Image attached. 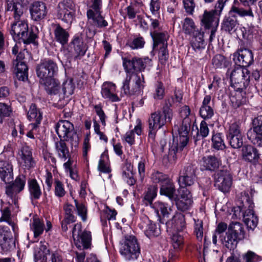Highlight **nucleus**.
Segmentation results:
<instances>
[{"instance_id":"f257e3e1","label":"nucleus","mask_w":262,"mask_h":262,"mask_svg":"<svg viewBox=\"0 0 262 262\" xmlns=\"http://www.w3.org/2000/svg\"><path fill=\"white\" fill-rule=\"evenodd\" d=\"M171 101L169 98L166 99L161 111H157L151 113L148 119V141L154 146L157 144L155 138L158 130L164 125L171 123L173 118V111L171 108Z\"/></svg>"},{"instance_id":"f03ea898","label":"nucleus","mask_w":262,"mask_h":262,"mask_svg":"<svg viewBox=\"0 0 262 262\" xmlns=\"http://www.w3.org/2000/svg\"><path fill=\"white\" fill-rule=\"evenodd\" d=\"M191 123L190 118H183L182 125L178 130L179 136L177 137L176 142L173 140L169 149L168 160L170 163H174L179 158L186 155Z\"/></svg>"},{"instance_id":"7ed1b4c3","label":"nucleus","mask_w":262,"mask_h":262,"mask_svg":"<svg viewBox=\"0 0 262 262\" xmlns=\"http://www.w3.org/2000/svg\"><path fill=\"white\" fill-rule=\"evenodd\" d=\"M182 31L186 36L189 37L191 46L194 51H200L204 48V33L196 26L194 20L186 17L181 22Z\"/></svg>"},{"instance_id":"20e7f679","label":"nucleus","mask_w":262,"mask_h":262,"mask_svg":"<svg viewBox=\"0 0 262 262\" xmlns=\"http://www.w3.org/2000/svg\"><path fill=\"white\" fill-rule=\"evenodd\" d=\"M235 14H237L241 17H254V14L251 8L245 10L235 4L232 6L228 16L224 18L222 23V30L223 31L230 34H232L235 32L239 25Z\"/></svg>"},{"instance_id":"39448f33","label":"nucleus","mask_w":262,"mask_h":262,"mask_svg":"<svg viewBox=\"0 0 262 262\" xmlns=\"http://www.w3.org/2000/svg\"><path fill=\"white\" fill-rule=\"evenodd\" d=\"M245 232L242 224L238 222L231 223L226 235H220L219 238L223 246L230 250H234L239 241L244 238Z\"/></svg>"},{"instance_id":"423d86ee","label":"nucleus","mask_w":262,"mask_h":262,"mask_svg":"<svg viewBox=\"0 0 262 262\" xmlns=\"http://www.w3.org/2000/svg\"><path fill=\"white\" fill-rule=\"evenodd\" d=\"M144 78L142 74L138 73L126 74L123 82L121 90L127 96L139 95L144 89Z\"/></svg>"},{"instance_id":"0eeeda50","label":"nucleus","mask_w":262,"mask_h":262,"mask_svg":"<svg viewBox=\"0 0 262 262\" xmlns=\"http://www.w3.org/2000/svg\"><path fill=\"white\" fill-rule=\"evenodd\" d=\"M119 252L126 260L137 259L140 254V247L136 237L132 235L124 236Z\"/></svg>"},{"instance_id":"6e6552de","label":"nucleus","mask_w":262,"mask_h":262,"mask_svg":"<svg viewBox=\"0 0 262 262\" xmlns=\"http://www.w3.org/2000/svg\"><path fill=\"white\" fill-rule=\"evenodd\" d=\"M226 76L230 77L231 86L240 90L246 89L250 79V71L239 66L235 67L233 70L228 68Z\"/></svg>"},{"instance_id":"1a4fd4ad","label":"nucleus","mask_w":262,"mask_h":262,"mask_svg":"<svg viewBox=\"0 0 262 262\" xmlns=\"http://www.w3.org/2000/svg\"><path fill=\"white\" fill-rule=\"evenodd\" d=\"M55 130L60 139L66 140L70 143L72 148L78 146V136L74 130V125L70 121H59L56 125Z\"/></svg>"},{"instance_id":"9d476101","label":"nucleus","mask_w":262,"mask_h":262,"mask_svg":"<svg viewBox=\"0 0 262 262\" xmlns=\"http://www.w3.org/2000/svg\"><path fill=\"white\" fill-rule=\"evenodd\" d=\"M27 58H30V54L24 50L19 52L16 59L12 62L11 71L19 81H26L28 79V68L25 60Z\"/></svg>"},{"instance_id":"9b49d317","label":"nucleus","mask_w":262,"mask_h":262,"mask_svg":"<svg viewBox=\"0 0 262 262\" xmlns=\"http://www.w3.org/2000/svg\"><path fill=\"white\" fill-rule=\"evenodd\" d=\"M10 33L13 37L16 35L21 39L25 44L36 43V34L32 31L29 32L28 24L24 20H15V22L12 25Z\"/></svg>"},{"instance_id":"f8f14e48","label":"nucleus","mask_w":262,"mask_h":262,"mask_svg":"<svg viewBox=\"0 0 262 262\" xmlns=\"http://www.w3.org/2000/svg\"><path fill=\"white\" fill-rule=\"evenodd\" d=\"M123 66L126 74L137 73L144 71L147 64L151 62L148 57H122Z\"/></svg>"},{"instance_id":"ddd939ff","label":"nucleus","mask_w":262,"mask_h":262,"mask_svg":"<svg viewBox=\"0 0 262 262\" xmlns=\"http://www.w3.org/2000/svg\"><path fill=\"white\" fill-rule=\"evenodd\" d=\"M228 0H219L215 6L214 11H205L201 19V24L205 29H209L212 27H217L219 19L214 16V13L220 14L226 2Z\"/></svg>"},{"instance_id":"4468645a","label":"nucleus","mask_w":262,"mask_h":262,"mask_svg":"<svg viewBox=\"0 0 262 262\" xmlns=\"http://www.w3.org/2000/svg\"><path fill=\"white\" fill-rule=\"evenodd\" d=\"M214 186L221 191H229L232 184V176L230 171L225 167L217 171L214 174Z\"/></svg>"},{"instance_id":"2eb2a0df","label":"nucleus","mask_w":262,"mask_h":262,"mask_svg":"<svg viewBox=\"0 0 262 262\" xmlns=\"http://www.w3.org/2000/svg\"><path fill=\"white\" fill-rule=\"evenodd\" d=\"M254 203L250 200L249 196L246 199V202L243 206H239L240 212H242L243 221L248 228L253 229L258 224L257 216L254 214L253 208Z\"/></svg>"},{"instance_id":"dca6fc26","label":"nucleus","mask_w":262,"mask_h":262,"mask_svg":"<svg viewBox=\"0 0 262 262\" xmlns=\"http://www.w3.org/2000/svg\"><path fill=\"white\" fill-rule=\"evenodd\" d=\"M36 72L39 79L54 77L58 72V66L50 59L41 60L36 68Z\"/></svg>"},{"instance_id":"f3484780","label":"nucleus","mask_w":262,"mask_h":262,"mask_svg":"<svg viewBox=\"0 0 262 262\" xmlns=\"http://www.w3.org/2000/svg\"><path fill=\"white\" fill-rule=\"evenodd\" d=\"M88 19L87 37L92 38L97 33L98 27V0H94L86 12Z\"/></svg>"},{"instance_id":"a211bd4d","label":"nucleus","mask_w":262,"mask_h":262,"mask_svg":"<svg viewBox=\"0 0 262 262\" xmlns=\"http://www.w3.org/2000/svg\"><path fill=\"white\" fill-rule=\"evenodd\" d=\"M247 138L255 146L262 147V115L252 120V128L247 133Z\"/></svg>"},{"instance_id":"6ab92c4d","label":"nucleus","mask_w":262,"mask_h":262,"mask_svg":"<svg viewBox=\"0 0 262 262\" xmlns=\"http://www.w3.org/2000/svg\"><path fill=\"white\" fill-rule=\"evenodd\" d=\"M197 166L195 164L187 163L180 171L178 179L179 184L191 187L196 180Z\"/></svg>"},{"instance_id":"aec40b11","label":"nucleus","mask_w":262,"mask_h":262,"mask_svg":"<svg viewBox=\"0 0 262 262\" xmlns=\"http://www.w3.org/2000/svg\"><path fill=\"white\" fill-rule=\"evenodd\" d=\"M80 223L74 225L72 229V234L76 246L79 249H88L90 247L91 241V232L84 231L82 232Z\"/></svg>"},{"instance_id":"412c9836","label":"nucleus","mask_w":262,"mask_h":262,"mask_svg":"<svg viewBox=\"0 0 262 262\" xmlns=\"http://www.w3.org/2000/svg\"><path fill=\"white\" fill-rule=\"evenodd\" d=\"M69 49L71 56L75 60L80 59L85 55L88 48L81 34H76L74 36L70 43Z\"/></svg>"},{"instance_id":"4be33fe9","label":"nucleus","mask_w":262,"mask_h":262,"mask_svg":"<svg viewBox=\"0 0 262 262\" xmlns=\"http://www.w3.org/2000/svg\"><path fill=\"white\" fill-rule=\"evenodd\" d=\"M139 227L149 238L157 237L161 234L160 225L149 220L146 216L141 218Z\"/></svg>"},{"instance_id":"5701e85b","label":"nucleus","mask_w":262,"mask_h":262,"mask_svg":"<svg viewBox=\"0 0 262 262\" xmlns=\"http://www.w3.org/2000/svg\"><path fill=\"white\" fill-rule=\"evenodd\" d=\"M233 60L236 66L247 67L253 62V54L251 50L244 48L238 49L233 54Z\"/></svg>"},{"instance_id":"b1692460","label":"nucleus","mask_w":262,"mask_h":262,"mask_svg":"<svg viewBox=\"0 0 262 262\" xmlns=\"http://www.w3.org/2000/svg\"><path fill=\"white\" fill-rule=\"evenodd\" d=\"M30 13L32 19L36 21L45 18L48 14L46 4L41 1H34L30 6Z\"/></svg>"},{"instance_id":"393cba45","label":"nucleus","mask_w":262,"mask_h":262,"mask_svg":"<svg viewBox=\"0 0 262 262\" xmlns=\"http://www.w3.org/2000/svg\"><path fill=\"white\" fill-rule=\"evenodd\" d=\"M0 247L4 252L10 251L15 248V240L12 233L4 227H0Z\"/></svg>"},{"instance_id":"a878e982","label":"nucleus","mask_w":262,"mask_h":262,"mask_svg":"<svg viewBox=\"0 0 262 262\" xmlns=\"http://www.w3.org/2000/svg\"><path fill=\"white\" fill-rule=\"evenodd\" d=\"M19 162L25 169H30L35 165V161L32 157V150L29 146L24 145L19 154Z\"/></svg>"},{"instance_id":"bb28decb","label":"nucleus","mask_w":262,"mask_h":262,"mask_svg":"<svg viewBox=\"0 0 262 262\" xmlns=\"http://www.w3.org/2000/svg\"><path fill=\"white\" fill-rule=\"evenodd\" d=\"M211 97L210 95H206L200 107L199 113L204 119H211L214 115L213 104L211 102Z\"/></svg>"},{"instance_id":"cd10ccee","label":"nucleus","mask_w":262,"mask_h":262,"mask_svg":"<svg viewBox=\"0 0 262 262\" xmlns=\"http://www.w3.org/2000/svg\"><path fill=\"white\" fill-rule=\"evenodd\" d=\"M159 193L160 195L167 196L171 201L178 199L176 186L171 178L160 186Z\"/></svg>"},{"instance_id":"c85d7f7f","label":"nucleus","mask_w":262,"mask_h":262,"mask_svg":"<svg viewBox=\"0 0 262 262\" xmlns=\"http://www.w3.org/2000/svg\"><path fill=\"white\" fill-rule=\"evenodd\" d=\"M166 224L174 231L182 232L186 228L185 216L182 213H176Z\"/></svg>"},{"instance_id":"c756f323","label":"nucleus","mask_w":262,"mask_h":262,"mask_svg":"<svg viewBox=\"0 0 262 262\" xmlns=\"http://www.w3.org/2000/svg\"><path fill=\"white\" fill-rule=\"evenodd\" d=\"M116 85L111 82H105L101 87V95L112 102H118L120 100L117 95L115 93Z\"/></svg>"},{"instance_id":"7c9ffc66","label":"nucleus","mask_w":262,"mask_h":262,"mask_svg":"<svg viewBox=\"0 0 262 262\" xmlns=\"http://www.w3.org/2000/svg\"><path fill=\"white\" fill-rule=\"evenodd\" d=\"M39 83L49 95H55L59 92L60 82L54 77L39 79Z\"/></svg>"},{"instance_id":"2f4dec72","label":"nucleus","mask_w":262,"mask_h":262,"mask_svg":"<svg viewBox=\"0 0 262 262\" xmlns=\"http://www.w3.org/2000/svg\"><path fill=\"white\" fill-rule=\"evenodd\" d=\"M150 34L153 40V48L168 46L167 41L169 35L166 31H158L155 30L150 31Z\"/></svg>"},{"instance_id":"473e14b6","label":"nucleus","mask_w":262,"mask_h":262,"mask_svg":"<svg viewBox=\"0 0 262 262\" xmlns=\"http://www.w3.org/2000/svg\"><path fill=\"white\" fill-rule=\"evenodd\" d=\"M202 166L204 169L209 171H215L222 165V160L220 157L214 155L204 157L202 160Z\"/></svg>"},{"instance_id":"72a5a7b5","label":"nucleus","mask_w":262,"mask_h":262,"mask_svg":"<svg viewBox=\"0 0 262 262\" xmlns=\"http://www.w3.org/2000/svg\"><path fill=\"white\" fill-rule=\"evenodd\" d=\"M242 156L244 160L251 163L257 162L259 158L258 150L250 145L243 146Z\"/></svg>"},{"instance_id":"f704fd0d","label":"nucleus","mask_w":262,"mask_h":262,"mask_svg":"<svg viewBox=\"0 0 262 262\" xmlns=\"http://www.w3.org/2000/svg\"><path fill=\"white\" fill-rule=\"evenodd\" d=\"M52 26L54 29L55 40L62 46L66 45L69 40V32L59 24H53Z\"/></svg>"},{"instance_id":"c9c22d12","label":"nucleus","mask_w":262,"mask_h":262,"mask_svg":"<svg viewBox=\"0 0 262 262\" xmlns=\"http://www.w3.org/2000/svg\"><path fill=\"white\" fill-rule=\"evenodd\" d=\"M234 89V93L230 97V101L232 106L234 108H237L247 102V99L246 96V89Z\"/></svg>"},{"instance_id":"e433bc0d","label":"nucleus","mask_w":262,"mask_h":262,"mask_svg":"<svg viewBox=\"0 0 262 262\" xmlns=\"http://www.w3.org/2000/svg\"><path fill=\"white\" fill-rule=\"evenodd\" d=\"M12 166L7 161H0V178L5 183H9L13 179Z\"/></svg>"},{"instance_id":"4c0bfd02","label":"nucleus","mask_w":262,"mask_h":262,"mask_svg":"<svg viewBox=\"0 0 262 262\" xmlns=\"http://www.w3.org/2000/svg\"><path fill=\"white\" fill-rule=\"evenodd\" d=\"M27 116L29 120L32 122L30 124L34 125V128L38 126L42 118V114L37 108L35 104H31L30 105Z\"/></svg>"},{"instance_id":"58836bf2","label":"nucleus","mask_w":262,"mask_h":262,"mask_svg":"<svg viewBox=\"0 0 262 262\" xmlns=\"http://www.w3.org/2000/svg\"><path fill=\"white\" fill-rule=\"evenodd\" d=\"M66 140L60 139L59 141L55 143V148L58 157L66 161L71 157L69 148L66 142Z\"/></svg>"},{"instance_id":"ea45409f","label":"nucleus","mask_w":262,"mask_h":262,"mask_svg":"<svg viewBox=\"0 0 262 262\" xmlns=\"http://www.w3.org/2000/svg\"><path fill=\"white\" fill-rule=\"evenodd\" d=\"M242 134H243V129L241 123L239 121H234L230 122L227 124L225 128L226 137Z\"/></svg>"},{"instance_id":"a19ab883","label":"nucleus","mask_w":262,"mask_h":262,"mask_svg":"<svg viewBox=\"0 0 262 262\" xmlns=\"http://www.w3.org/2000/svg\"><path fill=\"white\" fill-rule=\"evenodd\" d=\"M29 191L32 200H38L40 198L42 192L39 185L35 179L28 180Z\"/></svg>"},{"instance_id":"79ce46f5","label":"nucleus","mask_w":262,"mask_h":262,"mask_svg":"<svg viewBox=\"0 0 262 262\" xmlns=\"http://www.w3.org/2000/svg\"><path fill=\"white\" fill-rule=\"evenodd\" d=\"M170 179L168 174L156 170H154L150 176L151 182L156 185L159 184L160 186L166 183Z\"/></svg>"},{"instance_id":"37998d69","label":"nucleus","mask_w":262,"mask_h":262,"mask_svg":"<svg viewBox=\"0 0 262 262\" xmlns=\"http://www.w3.org/2000/svg\"><path fill=\"white\" fill-rule=\"evenodd\" d=\"M7 11L13 12V17L15 20H19L20 19L21 16L23 14V7L19 3H11L7 4L6 8Z\"/></svg>"},{"instance_id":"c03bdc74","label":"nucleus","mask_w":262,"mask_h":262,"mask_svg":"<svg viewBox=\"0 0 262 262\" xmlns=\"http://www.w3.org/2000/svg\"><path fill=\"white\" fill-rule=\"evenodd\" d=\"M158 186L157 185H150L147 191L144 193L143 199L144 203L146 205L151 206L153 200L156 198L157 195Z\"/></svg>"},{"instance_id":"a18cd8bd","label":"nucleus","mask_w":262,"mask_h":262,"mask_svg":"<svg viewBox=\"0 0 262 262\" xmlns=\"http://www.w3.org/2000/svg\"><path fill=\"white\" fill-rule=\"evenodd\" d=\"M182 232L174 231L171 236V243L173 248L177 251L181 249L184 246V240Z\"/></svg>"},{"instance_id":"49530a36","label":"nucleus","mask_w":262,"mask_h":262,"mask_svg":"<svg viewBox=\"0 0 262 262\" xmlns=\"http://www.w3.org/2000/svg\"><path fill=\"white\" fill-rule=\"evenodd\" d=\"M212 64L216 69H228L231 66V62L223 55L217 54L212 59Z\"/></svg>"},{"instance_id":"de8ad7c7","label":"nucleus","mask_w":262,"mask_h":262,"mask_svg":"<svg viewBox=\"0 0 262 262\" xmlns=\"http://www.w3.org/2000/svg\"><path fill=\"white\" fill-rule=\"evenodd\" d=\"M99 171L106 173H109L111 171L107 151H105L101 155L99 160Z\"/></svg>"},{"instance_id":"09e8293b","label":"nucleus","mask_w":262,"mask_h":262,"mask_svg":"<svg viewBox=\"0 0 262 262\" xmlns=\"http://www.w3.org/2000/svg\"><path fill=\"white\" fill-rule=\"evenodd\" d=\"M223 136L221 133H213L212 136V146L217 150H223L226 147V145L223 139Z\"/></svg>"},{"instance_id":"8fccbe9b","label":"nucleus","mask_w":262,"mask_h":262,"mask_svg":"<svg viewBox=\"0 0 262 262\" xmlns=\"http://www.w3.org/2000/svg\"><path fill=\"white\" fill-rule=\"evenodd\" d=\"M49 253L50 250L47 248V246L41 242L40 243L39 246L38 247H36L35 249L34 253L35 262H37L42 258H43V259L46 258V255L49 254Z\"/></svg>"},{"instance_id":"3c124183","label":"nucleus","mask_w":262,"mask_h":262,"mask_svg":"<svg viewBox=\"0 0 262 262\" xmlns=\"http://www.w3.org/2000/svg\"><path fill=\"white\" fill-rule=\"evenodd\" d=\"M75 12L69 11V10L58 9L57 17L64 22L71 24L74 19Z\"/></svg>"},{"instance_id":"603ef678","label":"nucleus","mask_w":262,"mask_h":262,"mask_svg":"<svg viewBox=\"0 0 262 262\" xmlns=\"http://www.w3.org/2000/svg\"><path fill=\"white\" fill-rule=\"evenodd\" d=\"M31 229L33 231L34 237H37L42 233L45 229L43 222L38 218L34 219Z\"/></svg>"},{"instance_id":"864d4df0","label":"nucleus","mask_w":262,"mask_h":262,"mask_svg":"<svg viewBox=\"0 0 262 262\" xmlns=\"http://www.w3.org/2000/svg\"><path fill=\"white\" fill-rule=\"evenodd\" d=\"M243 134L226 137L230 145L234 149H238L243 145Z\"/></svg>"},{"instance_id":"5fc2aeb1","label":"nucleus","mask_w":262,"mask_h":262,"mask_svg":"<svg viewBox=\"0 0 262 262\" xmlns=\"http://www.w3.org/2000/svg\"><path fill=\"white\" fill-rule=\"evenodd\" d=\"M105 209L102 211L101 216V221L103 225L106 224V220H115L117 212L115 210H112L108 206L104 205Z\"/></svg>"},{"instance_id":"6e6d98bb","label":"nucleus","mask_w":262,"mask_h":262,"mask_svg":"<svg viewBox=\"0 0 262 262\" xmlns=\"http://www.w3.org/2000/svg\"><path fill=\"white\" fill-rule=\"evenodd\" d=\"M167 47L168 46L153 48L154 50L158 51L159 61L163 65L166 64L169 58Z\"/></svg>"},{"instance_id":"4d7b16f0","label":"nucleus","mask_w":262,"mask_h":262,"mask_svg":"<svg viewBox=\"0 0 262 262\" xmlns=\"http://www.w3.org/2000/svg\"><path fill=\"white\" fill-rule=\"evenodd\" d=\"M172 202H176L178 209L182 211L189 209L193 203L192 199H180L178 195L177 200H173Z\"/></svg>"},{"instance_id":"13d9d810","label":"nucleus","mask_w":262,"mask_h":262,"mask_svg":"<svg viewBox=\"0 0 262 262\" xmlns=\"http://www.w3.org/2000/svg\"><path fill=\"white\" fill-rule=\"evenodd\" d=\"M17 191L18 190L12 184L6 186V194L11 199L12 202L15 205L17 204V194L20 192Z\"/></svg>"},{"instance_id":"bf43d9fd","label":"nucleus","mask_w":262,"mask_h":262,"mask_svg":"<svg viewBox=\"0 0 262 262\" xmlns=\"http://www.w3.org/2000/svg\"><path fill=\"white\" fill-rule=\"evenodd\" d=\"M155 89L154 99L157 100L162 99L165 95V88L163 83L160 81H158L155 85Z\"/></svg>"},{"instance_id":"052dcab7","label":"nucleus","mask_w":262,"mask_h":262,"mask_svg":"<svg viewBox=\"0 0 262 262\" xmlns=\"http://www.w3.org/2000/svg\"><path fill=\"white\" fill-rule=\"evenodd\" d=\"M151 206L155 209V212H156L158 214L159 212H161V214L163 216H165L168 214L167 204L162 202H156Z\"/></svg>"},{"instance_id":"680f3d73","label":"nucleus","mask_w":262,"mask_h":262,"mask_svg":"<svg viewBox=\"0 0 262 262\" xmlns=\"http://www.w3.org/2000/svg\"><path fill=\"white\" fill-rule=\"evenodd\" d=\"M145 43V41L143 37L135 35L133 40L129 43V46L132 49H138L143 48Z\"/></svg>"},{"instance_id":"e2e57ef3","label":"nucleus","mask_w":262,"mask_h":262,"mask_svg":"<svg viewBox=\"0 0 262 262\" xmlns=\"http://www.w3.org/2000/svg\"><path fill=\"white\" fill-rule=\"evenodd\" d=\"M227 224L224 222L220 223L216 226V228L213 234L212 243L214 245H216L217 242V235H220L224 233L227 229Z\"/></svg>"},{"instance_id":"0e129e2a","label":"nucleus","mask_w":262,"mask_h":262,"mask_svg":"<svg viewBox=\"0 0 262 262\" xmlns=\"http://www.w3.org/2000/svg\"><path fill=\"white\" fill-rule=\"evenodd\" d=\"M191 187L179 184V191L181 199H192Z\"/></svg>"},{"instance_id":"69168bd1","label":"nucleus","mask_w":262,"mask_h":262,"mask_svg":"<svg viewBox=\"0 0 262 262\" xmlns=\"http://www.w3.org/2000/svg\"><path fill=\"white\" fill-rule=\"evenodd\" d=\"M75 85L72 78L67 80L63 83L62 90L64 95L67 96L73 94Z\"/></svg>"},{"instance_id":"338daca9","label":"nucleus","mask_w":262,"mask_h":262,"mask_svg":"<svg viewBox=\"0 0 262 262\" xmlns=\"http://www.w3.org/2000/svg\"><path fill=\"white\" fill-rule=\"evenodd\" d=\"M194 221V233L197 239L202 241L203 236V222L202 220H195Z\"/></svg>"},{"instance_id":"774afa93","label":"nucleus","mask_w":262,"mask_h":262,"mask_svg":"<svg viewBox=\"0 0 262 262\" xmlns=\"http://www.w3.org/2000/svg\"><path fill=\"white\" fill-rule=\"evenodd\" d=\"M244 259L245 262H260L262 261V256L253 251H248L244 256Z\"/></svg>"}]
</instances>
